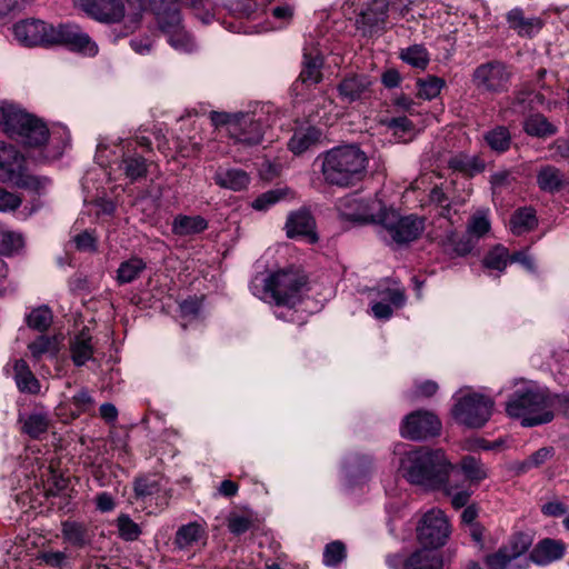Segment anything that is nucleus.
<instances>
[{
	"label": "nucleus",
	"mask_w": 569,
	"mask_h": 569,
	"mask_svg": "<svg viewBox=\"0 0 569 569\" xmlns=\"http://www.w3.org/2000/svg\"><path fill=\"white\" fill-rule=\"evenodd\" d=\"M456 469L441 449L426 447L405 453L400 461L402 476L410 483L429 490L440 489Z\"/></svg>",
	"instance_id": "nucleus-1"
},
{
	"label": "nucleus",
	"mask_w": 569,
	"mask_h": 569,
	"mask_svg": "<svg viewBox=\"0 0 569 569\" xmlns=\"http://www.w3.org/2000/svg\"><path fill=\"white\" fill-rule=\"evenodd\" d=\"M308 278L297 268L277 270L269 276L257 274L250 282V291L259 299L293 308L307 290Z\"/></svg>",
	"instance_id": "nucleus-2"
},
{
	"label": "nucleus",
	"mask_w": 569,
	"mask_h": 569,
	"mask_svg": "<svg viewBox=\"0 0 569 569\" xmlns=\"http://www.w3.org/2000/svg\"><path fill=\"white\" fill-rule=\"evenodd\" d=\"M367 166V154L356 144H346L322 154L321 172L329 184L350 187L365 178Z\"/></svg>",
	"instance_id": "nucleus-3"
},
{
	"label": "nucleus",
	"mask_w": 569,
	"mask_h": 569,
	"mask_svg": "<svg viewBox=\"0 0 569 569\" xmlns=\"http://www.w3.org/2000/svg\"><path fill=\"white\" fill-rule=\"evenodd\" d=\"M0 131L28 147H40L49 138L44 122L11 102L0 103Z\"/></svg>",
	"instance_id": "nucleus-4"
},
{
	"label": "nucleus",
	"mask_w": 569,
	"mask_h": 569,
	"mask_svg": "<svg viewBox=\"0 0 569 569\" xmlns=\"http://www.w3.org/2000/svg\"><path fill=\"white\" fill-rule=\"evenodd\" d=\"M507 413L521 419L523 427H533L553 419V395L538 387H523L513 392L506 406Z\"/></svg>",
	"instance_id": "nucleus-5"
},
{
	"label": "nucleus",
	"mask_w": 569,
	"mask_h": 569,
	"mask_svg": "<svg viewBox=\"0 0 569 569\" xmlns=\"http://www.w3.org/2000/svg\"><path fill=\"white\" fill-rule=\"evenodd\" d=\"M178 3L193 9L204 8V0H151L156 21L169 43L177 50L190 52L194 48L191 36L184 30Z\"/></svg>",
	"instance_id": "nucleus-6"
},
{
	"label": "nucleus",
	"mask_w": 569,
	"mask_h": 569,
	"mask_svg": "<svg viewBox=\"0 0 569 569\" xmlns=\"http://www.w3.org/2000/svg\"><path fill=\"white\" fill-rule=\"evenodd\" d=\"M0 181L36 191L48 183V179L32 176L24 156L3 141H0Z\"/></svg>",
	"instance_id": "nucleus-7"
},
{
	"label": "nucleus",
	"mask_w": 569,
	"mask_h": 569,
	"mask_svg": "<svg viewBox=\"0 0 569 569\" xmlns=\"http://www.w3.org/2000/svg\"><path fill=\"white\" fill-rule=\"evenodd\" d=\"M80 8L93 19L114 23L120 21L126 13V6L132 8L131 22L136 26L141 19V0H79Z\"/></svg>",
	"instance_id": "nucleus-8"
},
{
	"label": "nucleus",
	"mask_w": 569,
	"mask_h": 569,
	"mask_svg": "<svg viewBox=\"0 0 569 569\" xmlns=\"http://www.w3.org/2000/svg\"><path fill=\"white\" fill-rule=\"evenodd\" d=\"M390 238L399 243H408L420 237L425 230V219L417 216L400 217L392 208L385 207L382 214L378 218Z\"/></svg>",
	"instance_id": "nucleus-9"
},
{
	"label": "nucleus",
	"mask_w": 569,
	"mask_h": 569,
	"mask_svg": "<svg viewBox=\"0 0 569 569\" xmlns=\"http://www.w3.org/2000/svg\"><path fill=\"white\" fill-rule=\"evenodd\" d=\"M493 401L480 393L469 392L460 397L453 407L457 421L469 428H481L491 417Z\"/></svg>",
	"instance_id": "nucleus-10"
},
{
	"label": "nucleus",
	"mask_w": 569,
	"mask_h": 569,
	"mask_svg": "<svg viewBox=\"0 0 569 569\" xmlns=\"http://www.w3.org/2000/svg\"><path fill=\"white\" fill-rule=\"evenodd\" d=\"M512 72L501 61H489L478 66L472 73L471 81L481 93L497 94L508 90Z\"/></svg>",
	"instance_id": "nucleus-11"
},
{
	"label": "nucleus",
	"mask_w": 569,
	"mask_h": 569,
	"mask_svg": "<svg viewBox=\"0 0 569 569\" xmlns=\"http://www.w3.org/2000/svg\"><path fill=\"white\" fill-rule=\"evenodd\" d=\"M385 207L386 204L378 196L371 198L348 196L339 201L338 210L347 220L378 223Z\"/></svg>",
	"instance_id": "nucleus-12"
},
{
	"label": "nucleus",
	"mask_w": 569,
	"mask_h": 569,
	"mask_svg": "<svg viewBox=\"0 0 569 569\" xmlns=\"http://www.w3.org/2000/svg\"><path fill=\"white\" fill-rule=\"evenodd\" d=\"M54 44L66 46L70 50L88 56H94L98 52L97 44L76 24L61 23L57 27L50 24L49 46Z\"/></svg>",
	"instance_id": "nucleus-13"
},
{
	"label": "nucleus",
	"mask_w": 569,
	"mask_h": 569,
	"mask_svg": "<svg viewBox=\"0 0 569 569\" xmlns=\"http://www.w3.org/2000/svg\"><path fill=\"white\" fill-rule=\"evenodd\" d=\"M450 533V526L443 511H428L418 527V539L423 548L436 549L445 545Z\"/></svg>",
	"instance_id": "nucleus-14"
},
{
	"label": "nucleus",
	"mask_w": 569,
	"mask_h": 569,
	"mask_svg": "<svg viewBox=\"0 0 569 569\" xmlns=\"http://www.w3.org/2000/svg\"><path fill=\"white\" fill-rule=\"evenodd\" d=\"M441 422L430 411L417 410L402 421L400 433L403 438L411 440H422L428 437L437 436L440 431Z\"/></svg>",
	"instance_id": "nucleus-15"
},
{
	"label": "nucleus",
	"mask_w": 569,
	"mask_h": 569,
	"mask_svg": "<svg viewBox=\"0 0 569 569\" xmlns=\"http://www.w3.org/2000/svg\"><path fill=\"white\" fill-rule=\"evenodd\" d=\"M50 24L37 19H27L13 26L14 39L26 46H49Z\"/></svg>",
	"instance_id": "nucleus-16"
},
{
	"label": "nucleus",
	"mask_w": 569,
	"mask_h": 569,
	"mask_svg": "<svg viewBox=\"0 0 569 569\" xmlns=\"http://www.w3.org/2000/svg\"><path fill=\"white\" fill-rule=\"evenodd\" d=\"M372 81L366 74H349L339 86L338 92L342 101L348 103L369 99L372 93Z\"/></svg>",
	"instance_id": "nucleus-17"
},
{
	"label": "nucleus",
	"mask_w": 569,
	"mask_h": 569,
	"mask_svg": "<svg viewBox=\"0 0 569 569\" xmlns=\"http://www.w3.org/2000/svg\"><path fill=\"white\" fill-rule=\"evenodd\" d=\"M315 228L316 221L310 211L306 208L291 212L286 221V232L288 238L306 237L310 243L318 241Z\"/></svg>",
	"instance_id": "nucleus-18"
},
{
	"label": "nucleus",
	"mask_w": 569,
	"mask_h": 569,
	"mask_svg": "<svg viewBox=\"0 0 569 569\" xmlns=\"http://www.w3.org/2000/svg\"><path fill=\"white\" fill-rule=\"evenodd\" d=\"M239 117H241V122H243L244 119H248L249 123H241L240 133L230 134L229 137L233 139L234 142L246 146H254L260 143L264 132V126L261 122V119L257 118L254 113L239 112Z\"/></svg>",
	"instance_id": "nucleus-19"
},
{
	"label": "nucleus",
	"mask_w": 569,
	"mask_h": 569,
	"mask_svg": "<svg viewBox=\"0 0 569 569\" xmlns=\"http://www.w3.org/2000/svg\"><path fill=\"white\" fill-rule=\"evenodd\" d=\"M61 533L63 540L76 548L86 547L92 541L94 536L88 525L70 520L62 522Z\"/></svg>",
	"instance_id": "nucleus-20"
},
{
	"label": "nucleus",
	"mask_w": 569,
	"mask_h": 569,
	"mask_svg": "<svg viewBox=\"0 0 569 569\" xmlns=\"http://www.w3.org/2000/svg\"><path fill=\"white\" fill-rule=\"evenodd\" d=\"M565 545L552 539L541 540L531 551L530 559L539 566H546L563 557Z\"/></svg>",
	"instance_id": "nucleus-21"
},
{
	"label": "nucleus",
	"mask_w": 569,
	"mask_h": 569,
	"mask_svg": "<svg viewBox=\"0 0 569 569\" xmlns=\"http://www.w3.org/2000/svg\"><path fill=\"white\" fill-rule=\"evenodd\" d=\"M216 184L232 191H241L250 183L248 173L237 168L219 167L213 176Z\"/></svg>",
	"instance_id": "nucleus-22"
},
{
	"label": "nucleus",
	"mask_w": 569,
	"mask_h": 569,
	"mask_svg": "<svg viewBox=\"0 0 569 569\" xmlns=\"http://www.w3.org/2000/svg\"><path fill=\"white\" fill-rule=\"evenodd\" d=\"M322 64L323 59L318 50L312 49L308 51L306 49L303 52L302 69L299 74V80L307 86L319 83L322 79Z\"/></svg>",
	"instance_id": "nucleus-23"
},
{
	"label": "nucleus",
	"mask_w": 569,
	"mask_h": 569,
	"mask_svg": "<svg viewBox=\"0 0 569 569\" xmlns=\"http://www.w3.org/2000/svg\"><path fill=\"white\" fill-rule=\"evenodd\" d=\"M507 22L511 29L521 37H531L543 26L542 20L537 17L527 18L522 9L515 8L507 13Z\"/></svg>",
	"instance_id": "nucleus-24"
},
{
	"label": "nucleus",
	"mask_w": 569,
	"mask_h": 569,
	"mask_svg": "<svg viewBox=\"0 0 569 569\" xmlns=\"http://www.w3.org/2000/svg\"><path fill=\"white\" fill-rule=\"evenodd\" d=\"M208 228V221L201 216L178 214L172 221V232L179 237L201 233Z\"/></svg>",
	"instance_id": "nucleus-25"
},
{
	"label": "nucleus",
	"mask_w": 569,
	"mask_h": 569,
	"mask_svg": "<svg viewBox=\"0 0 569 569\" xmlns=\"http://www.w3.org/2000/svg\"><path fill=\"white\" fill-rule=\"evenodd\" d=\"M442 559L435 550L422 548L405 562V569H442Z\"/></svg>",
	"instance_id": "nucleus-26"
},
{
	"label": "nucleus",
	"mask_w": 569,
	"mask_h": 569,
	"mask_svg": "<svg viewBox=\"0 0 569 569\" xmlns=\"http://www.w3.org/2000/svg\"><path fill=\"white\" fill-rule=\"evenodd\" d=\"M566 182L565 174L553 166H543L537 173V184L546 192L559 191Z\"/></svg>",
	"instance_id": "nucleus-27"
},
{
	"label": "nucleus",
	"mask_w": 569,
	"mask_h": 569,
	"mask_svg": "<svg viewBox=\"0 0 569 569\" xmlns=\"http://www.w3.org/2000/svg\"><path fill=\"white\" fill-rule=\"evenodd\" d=\"M71 358L76 366H83L92 358L93 347L88 330H82L70 343Z\"/></svg>",
	"instance_id": "nucleus-28"
},
{
	"label": "nucleus",
	"mask_w": 569,
	"mask_h": 569,
	"mask_svg": "<svg viewBox=\"0 0 569 569\" xmlns=\"http://www.w3.org/2000/svg\"><path fill=\"white\" fill-rule=\"evenodd\" d=\"M320 137L321 131L313 127L298 130L290 138L288 148L295 154H301L313 147L319 141Z\"/></svg>",
	"instance_id": "nucleus-29"
},
{
	"label": "nucleus",
	"mask_w": 569,
	"mask_h": 569,
	"mask_svg": "<svg viewBox=\"0 0 569 569\" xmlns=\"http://www.w3.org/2000/svg\"><path fill=\"white\" fill-rule=\"evenodd\" d=\"M459 470L465 475L470 485H478L488 477V469L483 462L470 455L461 458Z\"/></svg>",
	"instance_id": "nucleus-30"
},
{
	"label": "nucleus",
	"mask_w": 569,
	"mask_h": 569,
	"mask_svg": "<svg viewBox=\"0 0 569 569\" xmlns=\"http://www.w3.org/2000/svg\"><path fill=\"white\" fill-rule=\"evenodd\" d=\"M13 370L14 379L20 391L37 393L40 390L38 379L23 359H19L14 362Z\"/></svg>",
	"instance_id": "nucleus-31"
},
{
	"label": "nucleus",
	"mask_w": 569,
	"mask_h": 569,
	"mask_svg": "<svg viewBox=\"0 0 569 569\" xmlns=\"http://www.w3.org/2000/svg\"><path fill=\"white\" fill-rule=\"evenodd\" d=\"M204 531L197 522L181 526L173 540V545L181 550L189 549L203 538Z\"/></svg>",
	"instance_id": "nucleus-32"
},
{
	"label": "nucleus",
	"mask_w": 569,
	"mask_h": 569,
	"mask_svg": "<svg viewBox=\"0 0 569 569\" xmlns=\"http://www.w3.org/2000/svg\"><path fill=\"white\" fill-rule=\"evenodd\" d=\"M452 476L453 473L449 476L448 480L443 482V486H441L439 490L450 498L453 508L460 509L467 506L472 491L463 485L455 482Z\"/></svg>",
	"instance_id": "nucleus-33"
},
{
	"label": "nucleus",
	"mask_w": 569,
	"mask_h": 569,
	"mask_svg": "<svg viewBox=\"0 0 569 569\" xmlns=\"http://www.w3.org/2000/svg\"><path fill=\"white\" fill-rule=\"evenodd\" d=\"M120 169L131 181H137L147 173V163L143 157L137 153H124L120 162Z\"/></svg>",
	"instance_id": "nucleus-34"
},
{
	"label": "nucleus",
	"mask_w": 569,
	"mask_h": 569,
	"mask_svg": "<svg viewBox=\"0 0 569 569\" xmlns=\"http://www.w3.org/2000/svg\"><path fill=\"white\" fill-rule=\"evenodd\" d=\"M476 240L468 233L459 236L455 232L447 234L446 240L442 242L445 251L455 253L457 256H466L473 249Z\"/></svg>",
	"instance_id": "nucleus-35"
},
{
	"label": "nucleus",
	"mask_w": 569,
	"mask_h": 569,
	"mask_svg": "<svg viewBox=\"0 0 569 569\" xmlns=\"http://www.w3.org/2000/svg\"><path fill=\"white\" fill-rule=\"evenodd\" d=\"M535 210L531 208H520L511 217L510 228L513 234L520 236L532 230L537 226Z\"/></svg>",
	"instance_id": "nucleus-36"
},
{
	"label": "nucleus",
	"mask_w": 569,
	"mask_h": 569,
	"mask_svg": "<svg viewBox=\"0 0 569 569\" xmlns=\"http://www.w3.org/2000/svg\"><path fill=\"white\" fill-rule=\"evenodd\" d=\"M49 426L50 419L48 413L34 411L23 420L22 431L29 437L38 439L47 432Z\"/></svg>",
	"instance_id": "nucleus-37"
},
{
	"label": "nucleus",
	"mask_w": 569,
	"mask_h": 569,
	"mask_svg": "<svg viewBox=\"0 0 569 569\" xmlns=\"http://www.w3.org/2000/svg\"><path fill=\"white\" fill-rule=\"evenodd\" d=\"M388 13L387 0H371L366 10L361 13V20L369 27H378L383 24Z\"/></svg>",
	"instance_id": "nucleus-38"
},
{
	"label": "nucleus",
	"mask_w": 569,
	"mask_h": 569,
	"mask_svg": "<svg viewBox=\"0 0 569 569\" xmlns=\"http://www.w3.org/2000/svg\"><path fill=\"white\" fill-rule=\"evenodd\" d=\"M525 131L532 137L545 138L557 132V128L551 124L542 114H532L523 123Z\"/></svg>",
	"instance_id": "nucleus-39"
},
{
	"label": "nucleus",
	"mask_w": 569,
	"mask_h": 569,
	"mask_svg": "<svg viewBox=\"0 0 569 569\" xmlns=\"http://www.w3.org/2000/svg\"><path fill=\"white\" fill-rule=\"evenodd\" d=\"M483 139L490 149L498 153L506 152L511 143V134L508 128L503 126H498L487 131Z\"/></svg>",
	"instance_id": "nucleus-40"
},
{
	"label": "nucleus",
	"mask_w": 569,
	"mask_h": 569,
	"mask_svg": "<svg viewBox=\"0 0 569 569\" xmlns=\"http://www.w3.org/2000/svg\"><path fill=\"white\" fill-rule=\"evenodd\" d=\"M449 167L467 176L473 177L485 169V162L478 157L459 154L450 159Z\"/></svg>",
	"instance_id": "nucleus-41"
},
{
	"label": "nucleus",
	"mask_w": 569,
	"mask_h": 569,
	"mask_svg": "<svg viewBox=\"0 0 569 569\" xmlns=\"http://www.w3.org/2000/svg\"><path fill=\"white\" fill-rule=\"evenodd\" d=\"M510 260L509 251L501 244L495 246L482 260V266L488 270L502 272Z\"/></svg>",
	"instance_id": "nucleus-42"
},
{
	"label": "nucleus",
	"mask_w": 569,
	"mask_h": 569,
	"mask_svg": "<svg viewBox=\"0 0 569 569\" xmlns=\"http://www.w3.org/2000/svg\"><path fill=\"white\" fill-rule=\"evenodd\" d=\"M146 269V263L140 258H131L123 261L117 271V280L120 284L134 281Z\"/></svg>",
	"instance_id": "nucleus-43"
},
{
	"label": "nucleus",
	"mask_w": 569,
	"mask_h": 569,
	"mask_svg": "<svg viewBox=\"0 0 569 569\" xmlns=\"http://www.w3.org/2000/svg\"><path fill=\"white\" fill-rule=\"evenodd\" d=\"M28 349L34 360H40L43 356H54L58 351V340L56 337L39 336L28 345Z\"/></svg>",
	"instance_id": "nucleus-44"
},
{
	"label": "nucleus",
	"mask_w": 569,
	"mask_h": 569,
	"mask_svg": "<svg viewBox=\"0 0 569 569\" xmlns=\"http://www.w3.org/2000/svg\"><path fill=\"white\" fill-rule=\"evenodd\" d=\"M210 120L214 127H226L228 134H239L241 123H249L248 119H244L241 122V117L238 113H227V112H210Z\"/></svg>",
	"instance_id": "nucleus-45"
},
{
	"label": "nucleus",
	"mask_w": 569,
	"mask_h": 569,
	"mask_svg": "<svg viewBox=\"0 0 569 569\" xmlns=\"http://www.w3.org/2000/svg\"><path fill=\"white\" fill-rule=\"evenodd\" d=\"M490 230V221L488 210H478L475 212L467 224V233L476 241L488 233Z\"/></svg>",
	"instance_id": "nucleus-46"
},
{
	"label": "nucleus",
	"mask_w": 569,
	"mask_h": 569,
	"mask_svg": "<svg viewBox=\"0 0 569 569\" xmlns=\"http://www.w3.org/2000/svg\"><path fill=\"white\" fill-rule=\"evenodd\" d=\"M401 59L408 64L425 69L429 62V54L423 46L415 44L401 51Z\"/></svg>",
	"instance_id": "nucleus-47"
},
{
	"label": "nucleus",
	"mask_w": 569,
	"mask_h": 569,
	"mask_svg": "<svg viewBox=\"0 0 569 569\" xmlns=\"http://www.w3.org/2000/svg\"><path fill=\"white\" fill-rule=\"evenodd\" d=\"M118 535L126 541H134L141 535V528L128 515H120L116 520Z\"/></svg>",
	"instance_id": "nucleus-48"
},
{
	"label": "nucleus",
	"mask_w": 569,
	"mask_h": 569,
	"mask_svg": "<svg viewBox=\"0 0 569 569\" xmlns=\"http://www.w3.org/2000/svg\"><path fill=\"white\" fill-rule=\"evenodd\" d=\"M445 86L441 78L428 76L426 79L418 80V94L421 98L431 100L436 98Z\"/></svg>",
	"instance_id": "nucleus-49"
},
{
	"label": "nucleus",
	"mask_w": 569,
	"mask_h": 569,
	"mask_svg": "<svg viewBox=\"0 0 569 569\" xmlns=\"http://www.w3.org/2000/svg\"><path fill=\"white\" fill-rule=\"evenodd\" d=\"M24 244L23 237L19 232H0V252L2 254H12L18 252Z\"/></svg>",
	"instance_id": "nucleus-50"
},
{
	"label": "nucleus",
	"mask_w": 569,
	"mask_h": 569,
	"mask_svg": "<svg viewBox=\"0 0 569 569\" xmlns=\"http://www.w3.org/2000/svg\"><path fill=\"white\" fill-rule=\"evenodd\" d=\"M27 322L30 328L44 331L52 322L51 311L47 307L37 308L29 313Z\"/></svg>",
	"instance_id": "nucleus-51"
},
{
	"label": "nucleus",
	"mask_w": 569,
	"mask_h": 569,
	"mask_svg": "<svg viewBox=\"0 0 569 569\" xmlns=\"http://www.w3.org/2000/svg\"><path fill=\"white\" fill-rule=\"evenodd\" d=\"M271 0H237L232 10L242 17H250L258 9L264 8Z\"/></svg>",
	"instance_id": "nucleus-52"
},
{
	"label": "nucleus",
	"mask_w": 569,
	"mask_h": 569,
	"mask_svg": "<svg viewBox=\"0 0 569 569\" xmlns=\"http://www.w3.org/2000/svg\"><path fill=\"white\" fill-rule=\"evenodd\" d=\"M346 557L345 545L340 541H333L327 545L323 552V562L327 566H336Z\"/></svg>",
	"instance_id": "nucleus-53"
},
{
	"label": "nucleus",
	"mask_w": 569,
	"mask_h": 569,
	"mask_svg": "<svg viewBox=\"0 0 569 569\" xmlns=\"http://www.w3.org/2000/svg\"><path fill=\"white\" fill-rule=\"evenodd\" d=\"M512 559L509 549L501 547L497 552L488 555L485 562L489 569H506Z\"/></svg>",
	"instance_id": "nucleus-54"
},
{
	"label": "nucleus",
	"mask_w": 569,
	"mask_h": 569,
	"mask_svg": "<svg viewBox=\"0 0 569 569\" xmlns=\"http://www.w3.org/2000/svg\"><path fill=\"white\" fill-rule=\"evenodd\" d=\"M429 200L431 203L440 207L441 210L439 212V216L448 218L450 213V202L449 198L447 197L441 187L436 186L435 188L431 189Z\"/></svg>",
	"instance_id": "nucleus-55"
},
{
	"label": "nucleus",
	"mask_w": 569,
	"mask_h": 569,
	"mask_svg": "<svg viewBox=\"0 0 569 569\" xmlns=\"http://www.w3.org/2000/svg\"><path fill=\"white\" fill-rule=\"evenodd\" d=\"M228 529L234 535H241L248 531L252 525V520L248 516L232 513L228 517Z\"/></svg>",
	"instance_id": "nucleus-56"
},
{
	"label": "nucleus",
	"mask_w": 569,
	"mask_h": 569,
	"mask_svg": "<svg viewBox=\"0 0 569 569\" xmlns=\"http://www.w3.org/2000/svg\"><path fill=\"white\" fill-rule=\"evenodd\" d=\"M530 539L527 535L518 533L512 537L508 546L505 548L509 549L511 557L515 559L525 553L530 547Z\"/></svg>",
	"instance_id": "nucleus-57"
},
{
	"label": "nucleus",
	"mask_w": 569,
	"mask_h": 569,
	"mask_svg": "<svg viewBox=\"0 0 569 569\" xmlns=\"http://www.w3.org/2000/svg\"><path fill=\"white\" fill-rule=\"evenodd\" d=\"M39 559L49 567L62 568L67 565L68 556L64 551L48 550L41 552Z\"/></svg>",
	"instance_id": "nucleus-58"
},
{
	"label": "nucleus",
	"mask_w": 569,
	"mask_h": 569,
	"mask_svg": "<svg viewBox=\"0 0 569 569\" xmlns=\"http://www.w3.org/2000/svg\"><path fill=\"white\" fill-rule=\"evenodd\" d=\"M92 403L93 400L87 391L82 390L78 392L72 397V406L74 407V409L71 410V417L77 418L82 412H86L87 410H89Z\"/></svg>",
	"instance_id": "nucleus-59"
},
{
	"label": "nucleus",
	"mask_w": 569,
	"mask_h": 569,
	"mask_svg": "<svg viewBox=\"0 0 569 569\" xmlns=\"http://www.w3.org/2000/svg\"><path fill=\"white\" fill-rule=\"evenodd\" d=\"M283 197V191L280 189L277 190H270L268 192H264L260 197H258L253 203L252 207L257 210H266L270 206L278 202Z\"/></svg>",
	"instance_id": "nucleus-60"
},
{
	"label": "nucleus",
	"mask_w": 569,
	"mask_h": 569,
	"mask_svg": "<svg viewBox=\"0 0 569 569\" xmlns=\"http://www.w3.org/2000/svg\"><path fill=\"white\" fill-rule=\"evenodd\" d=\"M21 202L22 200L17 193L0 187V211H14L20 207Z\"/></svg>",
	"instance_id": "nucleus-61"
},
{
	"label": "nucleus",
	"mask_w": 569,
	"mask_h": 569,
	"mask_svg": "<svg viewBox=\"0 0 569 569\" xmlns=\"http://www.w3.org/2000/svg\"><path fill=\"white\" fill-rule=\"evenodd\" d=\"M380 301L392 305L397 308L401 307L405 302V295L399 289L387 288L378 292Z\"/></svg>",
	"instance_id": "nucleus-62"
},
{
	"label": "nucleus",
	"mask_w": 569,
	"mask_h": 569,
	"mask_svg": "<svg viewBox=\"0 0 569 569\" xmlns=\"http://www.w3.org/2000/svg\"><path fill=\"white\" fill-rule=\"evenodd\" d=\"M74 242L81 251H93L96 249V238L88 231L77 234Z\"/></svg>",
	"instance_id": "nucleus-63"
},
{
	"label": "nucleus",
	"mask_w": 569,
	"mask_h": 569,
	"mask_svg": "<svg viewBox=\"0 0 569 569\" xmlns=\"http://www.w3.org/2000/svg\"><path fill=\"white\" fill-rule=\"evenodd\" d=\"M551 453H552L551 449L541 448L528 458L527 465L529 467H538V466L545 463L551 457Z\"/></svg>",
	"instance_id": "nucleus-64"
}]
</instances>
